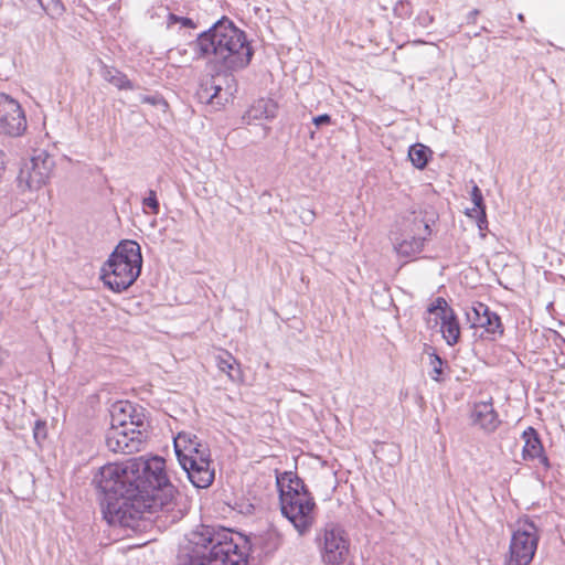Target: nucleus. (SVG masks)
Listing matches in <instances>:
<instances>
[{
    "label": "nucleus",
    "mask_w": 565,
    "mask_h": 565,
    "mask_svg": "<svg viewBox=\"0 0 565 565\" xmlns=\"http://www.w3.org/2000/svg\"><path fill=\"white\" fill-rule=\"evenodd\" d=\"M427 312L429 316H434V323L437 326L438 323L441 326V322L448 319L451 315L455 313L452 308L448 305L445 298L438 297L436 298L431 305L428 307Z\"/></svg>",
    "instance_id": "4be33fe9"
},
{
    "label": "nucleus",
    "mask_w": 565,
    "mask_h": 565,
    "mask_svg": "<svg viewBox=\"0 0 565 565\" xmlns=\"http://www.w3.org/2000/svg\"><path fill=\"white\" fill-rule=\"evenodd\" d=\"M110 424L124 429L131 425L139 428L150 427L146 409L130 402H118L113 406Z\"/></svg>",
    "instance_id": "9b49d317"
},
{
    "label": "nucleus",
    "mask_w": 565,
    "mask_h": 565,
    "mask_svg": "<svg viewBox=\"0 0 565 565\" xmlns=\"http://www.w3.org/2000/svg\"><path fill=\"white\" fill-rule=\"evenodd\" d=\"M424 20V24L431 23L434 21V17L426 13L424 17H420Z\"/></svg>",
    "instance_id": "473e14b6"
},
{
    "label": "nucleus",
    "mask_w": 565,
    "mask_h": 565,
    "mask_svg": "<svg viewBox=\"0 0 565 565\" xmlns=\"http://www.w3.org/2000/svg\"><path fill=\"white\" fill-rule=\"evenodd\" d=\"M143 205L151 210L152 214L159 213V201L156 191L150 190L148 196L143 199Z\"/></svg>",
    "instance_id": "bb28decb"
},
{
    "label": "nucleus",
    "mask_w": 565,
    "mask_h": 565,
    "mask_svg": "<svg viewBox=\"0 0 565 565\" xmlns=\"http://www.w3.org/2000/svg\"><path fill=\"white\" fill-rule=\"evenodd\" d=\"M175 455L190 481L196 488H207L214 480L209 448L195 435L181 431L173 440Z\"/></svg>",
    "instance_id": "39448f33"
},
{
    "label": "nucleus",
    "mask_w": 565,
    "mask_h": 565,
    "mask_svg": "<svg viewBox=\"0 0 565 565\" xmlns=\"http://www.w3.org/2000/svg\"><path fill=\"white\" fill-rule=\"evenodd\" d=\"M532 562L520 556L508 553L504 565H530Z\"/></svg>",
    "instance_id": "c85d7f7f"
},
{
    "label": "nucleus",
    "mask_w": 565,
    "mask_h": 565,
    "mask_svg": "<svg viewBox=\"0 0 565 565\" xmlns=\"http://www.w3.org/2000/svg\"><path fill=\"white\" fill-rule=\"evenodd\" d=\"M198 58L209 60L225 68H243L253 57V49L243 30L222 18L193 42Z\"/></svg>",
    "instance_id": "f03ea898"
},
{
    "label": "nucleus",
    "mask_w": 565,
    "mask_h": 565,
    "mask_svg": "<svg viewBox=\"0 0 565 565\" xmlns=\"http://www.w3.org/2000/svg\"><path fill=\"white\" fill-rule=\"evenodd\" d=\"M330 121H331V118L327 114H323V115H320V116L313 118V122L316 126H320L322 124H330Z\"/></svg>",
    "instance_id": "c756f323"
},
{
    "label": "nucleus",
    "mask_w": 565,
    "mask_h": 565,
    "mask_svg": "<svg viewBox=\"0 0 565 565\" xmlns=\"http://www.w3.org/2000/svg\"><path fill=\"white\" fill-rule=\"evenodd\" d=\"M33 436L38 443L46 438V425L42 420H36L33 428Z\"/></svg>",
    "instance_id": "cd10ccee"
},
{
    "label": "nucleus",
    "mask_w": 565,
    "mask_h": 565,
    "mask_svg": "<svg viewBox=\"0 0 565 565\" xmlns=\"http://www.w3.org/2000/svg\"><path fill=\"white\" fill-rule=\"evenodd\" d=\"M95 482L104 494V519L110 524L143 513H162L173 521L183 515V497L171 483L167 462L160 456L107 463Z\"/></svg>",
    "instance_id": "f257e3e1"
},
{
    "label": "nucleus",
    "mask_w": 565,
    "mask_h": 565,
    "mask_svg": "<svg viewBox=\"0 0 565 565\" xmlns=\"http://www.w3.org/2000/svg\"><path fill=\"white\" fill-rule=\"evenodd\" d=\"M478 15H479V10H477V9L472 10V11L468 14V17H467L468 22H469V23H476V21H477V17H478Z\"/></svg>",
    "instance_id": "7c9ffc66"
},
{
    "label": "nucleus",
    "mask_w": 565,
    "mask_h": 565,
    "mask_svg": "<svg viewBox=\"0 0 565 565\" xmlns=\"http://www.w3.org/2000/svg\"><path fill=\"white\" fill-rule=\"evenodd\" d=\"M121 427L111 426L107 433L106 445L114 452L131 454L135 451L128 437Z\"/></svg>",
    "instance_id": "f3484780"
},
{
    "label": "nucleus",
    "mask_w": 565,
    "mask_h": 565,
    "mask_svg": "<svg viewBox=\"0 0 565 565\" xmlns=\"http://www.w3.org/2000/svg\"><path fill=\"white\" fill-rule=\"evenodd\" d=\"M8 351H6L4 349H2L0 347V365H2L6 361V359L8 358Z\"/></svg>",
    "instance_id": "2f4dec72"
},
{
    "label": "nucleus",
    "mask_w": 565,
    "mask_h": 565,
    "mask_svg": "<svg viewBox=\"0 0 565 565\" xmlns=\"http://www.w3.org/2000/svg\"><path fill=\"white\" fill-rule=\"evenodd\" d=\"M143 100L147 102V103H151V99L149 97H145Z\"/></svg>",
    "instance_id": "72a5a7b5"
},
{
    "label": "nucleus",
    "mask_w": 565,
    "mask_h": 565,
    "mask_svg": "<svg viewBox=\"0 0 565 565\" xmlns=\"http://www.w3.org/2000/svg\"><path fill=\"white\" fill-rule=\"evenodd\" d=\"M142 267L141 248L135 241L120 242L102 267L100 279L114 292L128 289Z\"/></svg>",
    "instance_id": "20e7f679"
},
{
    "label": "nucleus",
    "mask_w": 565,
    "mask_h": 565,
    "mask_svg": "<svg viewBox=\"0 0 565 565\" xmlns=\"http://www.w3.org/2000/svg\"><path fill=\"white\" fill-rule=\"evenodd\" d=\"M102 75L107 83L111 84L120 90L134 89L132 82L128 78V76L125 73L118 70L105 66L103 68Z\"/></svg>",
    "instance_id": "aec40b11"
},
{
    "label": "nucleus",
    "mask_w": 565,
    "mask_h": 565,
    "mask_svg": "<svg viewBox=\"0 0 565 565\" xmlns=\"http://www.w3.org/2000/svg\"><path fill=\"white\" fill-rule=\"evenodd\" d=\"M28 128L25 111L21 104L6 93H0V134L22 136Z\"/></svg>",
    "instance_id": "1a4fd4ad"
},
{
    "label": "nucleus",
    "mask_w": 565,
    "mask_h": 565,
    "mask_svg": "<svg viewBox=\"0 0 565 565\" xmlns=\"http://www.w3.org/2000/svg\"><path fill=\"white\" fill-rule=\"evenodd\" d=\"M281 513L300 532H306L315 522L316 502L305 482L294 472L277 476Z\"/></svg>",
    "instance_id": "7ed1b4c3"
},
{
    "label": "nucleus",
    "mask_w": 565,
    "mask_h": 565,
    "mask_svg": "<svg viewBox=\"0 0 565 565\" xmlns=\"http://www.w3.org/2000/svg\"><path fill=\"white\" fill-rule=\"evenodd\" d=\"M429 360H430L429 363L431 365L430 377L435 382H438V383L443 382L445 380V377H444V364H445L444 361L436 353L430 354Z\"/></svg>",
    "instance_id": "393cba45"
},
{
    "label": "nucleus",
    "mask_w": 565,
    "mask_h": 565,
    "mask_svg": "<svg viewBox=\"0 0 565 565\" xmlns=\"http://www.w3.org/2000/svg\"><path fill=\"white\" fill-rule=\"evenodd\" d=\"M204 552L192 565H241L246 557V541L228 530L215 532Z\"/></svg>",
    "instance_id": "423d86ee"
},
{
    "label": "nucleus",
    "mask_w": 565,
    "mask_h": 565,
    "mask_svg": "<svg viewBox=\"0 0 565 565\" xmlns=\"http://www.w3.org/2000/svg\"><path fill=\"white\" fill-rule=\"evenodd\" d=\"M278 105L270 98H259L256 100L252 108L250 114L255 119H271L276 116Z\"/></svg>",
    "instance_id": "6ab92c4d"
},
{
    "label": "nucleus",
    "mask_w": 565,
    "mask_h": 565,
    "mask_svg": "<svg viewBox=\"0 0 565 565\" xmlns=\"http://www.w3.org/2000/svg\"><path fill=\"white\" fill-rule=\"evenodd\" d=\"M472 312L475 315L472 320L473 328L483 329L491 340L503 335L504 328L501 318L491 311L487 305L477 302L472 307Z\"/></svg>",
    "instance_id": "ddd939ff"
},
{
    "label": "nucleus",
    "mask_w": 565,
    "mask_h": 565,
    "mask_svg": "<svg viewBox=\"0 0 565 565\" xmlns=\"http://www.w3.org/2000/svg\"><path fill=\"white\" fill-rule=\"evenodd\" d=\"M471 200L475 206L467 211V215L469 217H475L479 230L483 231L488 226V221L483 196L478 185H475L471 190Z\"/></svg>",
    "instance_id": "a211bd4d"
},
{
    "label": "nucleus",
    "mask_w": 565,
    "mask_h": 565,
    "mask_svg": "<svg viewBox=\"0 0 565 565\" xmlns=\"http://www.w3.org/2000/svg\"><path fill=\"white\" fill-rule=\"evenodd\" d=\"M215 363L217 369L225 373L231 381L243 383L244 374L241 364L231 352L221 349L215 356Z\"/></svg>",
    "instance_id": "dca6fc26"
},
{
    "label": "nucleus",
    "mask_w": 565,
    "mask_h": 565,
    "mask_svg": "<svg viewBox=\"0 0 565 565\" xmlns=\"http://www.w3.org/2000/svg\"><path fill=\"white\" fill-rule=\"evenodd\" d=\"M419 224L423 225V235H414L409 238L402 239L401 242L394 245L395 252L401 257H414L415 255L419 254L423 250L425 241L431 234V230L429 225L423 221H419Z\"/></svg>",
    "instance_id": "2eb2a0df"
},
{
    "label": "nucleus",
    "mask_w": 565,
    "mask_h": 565,
    "mask_svg": "<svg viewBox=\"0 0 565 565\" xmlns=\"http://www.w3.org/2000/svg\"><path fill=\"white\" fill-rule=\"evenodd\" d=\"M522 440L524 441L522 448V458L525 461L535 462L545 469L550 468L548 457L543 447L542 440L537 430L533 427H527L522 433Z\"/></svg>",
    "instance_id": "f8f14e48"
},
{
    "label": "nucleus",
    "mask_w": 565,
    "mask_h": 565,
    "mask_svg": "<svg viewBox=\"0 0 565 565\" xmlns=\"http://www.w3.org/2000/svg\"><path fill=\"white\" fill-rule=\"evenodd\" d=\"M350 555V543L340 527L327 529L323 534L322 559L327 565H341Z\"/></svg>",
    "instance_id": "9d476101"
},
{
    "label": "nucleus",
    "mask_w": 565,
    "mask_h": 565,
    "mask_svg": "<svg viewBox=\"0 0 565 565\" xmlns=\"http://www.w3.org/2000/svg\"><path fill=\"white\" fill-rule=\"evenodd\" d=\"M470 418L472 424L480 429L488 433L494 431L501 420L494 408L493 397L489 396L486 401L476 402L472 406Z\"/></svg>",
    "instance_id": "4468645a"
},
{
    "label": "nucleus",
    "mask_w": 565,
    "mask_h": 565,
    "mask_svg": "<svg viewBox=\"0 0 565 565\" xmlns=\"http://www.w3.org/2000/svg\"><path fill=\"white\" fill-rule=\"evenodd\" d=\"M430 156V150L423 143L413 145L408 150V157L413 166L417 169H424Z\"/></svg>",
    "instance_id": "5701e85b"
},
{
    "label": "nucleus",
    "mask_w": 565,
    "mask_h": 565,
    "mask_svg": "<svg viewBox=\"0 0 565 565\" xmlns=\"http://www.w3.org/2000/svg\"><path fill=\"white\" fill-rule=\"evenodd\" d=\"M174 24H180L185 29H195L196 24L191 18L188 17H178L174 13H170L167 18V26L172 28Z\"/></svg>",
    "instance_id": "a878e982"
},
{
    "label": "nucleus",
    "mask_w": 565,
    "mask_h": 565,
    "mask_svg": "<svg viewBox=\"0 0 565 565\" xmlns=\"http://www.w3.org/2000/svg\"><path fill=\"white\" fill-rule=\"evenodd\" d=\"M440 331L449 345H455L459 342L461 331L456 313L441 322Z\"/></svg>",
    "instance_id": "412c9836"
},
{
    "label": "nucleus",
    "mask_w": 565,
    "mask_h": 565,
    "mask_svg": "<svg viewBox=\"0 0 565 565\" xmlns=\"http://www.w3.org/2000/svg\"><path fill=\"white\" fill-rule=\"evenodd\" d=\"M54 166V159L47 152L40 151L23 163L18 180L28 189L38 190L50 181Z\"/></svg>",
    "instance_id": "6e6552de"
},
{
    "label": "nucleus",
    "mask_w": 565,
    "mask_h": 565,
    "mask_svg": "<svg viewBox=\"0 0 565 565\" xmlns=\"http://www.w3.org/2000/svg\"><path fill=\"white\" fill-rule=\"evenodd\" d=\"M541 539L537 525L529 518L516 520L511 534L508 553L533 561Z\"/></svg>",
    "instance_id": "0eeeda50"
},
{
    "label": "nucleus",
    "mask_w": 565,
    "mask_h": 565,
    "mask_svg": "<svg viewBox=\"0 0 565 565\" xmlns=\"http://www.w3.org/2000/svg\"><path fill=\"white\" fill-rule=\"evenodd\" d=\"M148 430H149V427L139 428V427H135V425L127 426V429H125V433H126L125 435H126V437L129 438L135 451L139 450L141 444L143 443V440L147 437Z\"/></svg>",
    "instance_id": "b1692460"
}]
</instances>
